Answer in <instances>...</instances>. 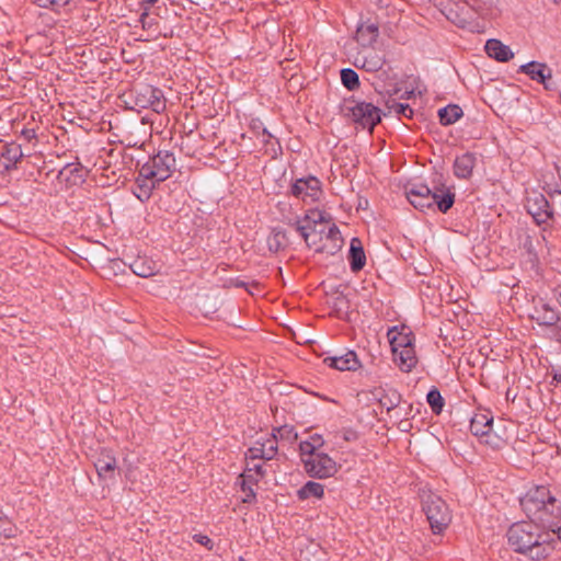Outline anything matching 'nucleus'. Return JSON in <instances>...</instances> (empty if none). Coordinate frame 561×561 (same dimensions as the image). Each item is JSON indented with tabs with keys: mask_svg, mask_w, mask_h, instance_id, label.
I'll return each instance as SVG.
<instances>
[{
	"mask_svg": "<svg viewBox=\"0 0 561 561\" xmlns=\"http://www.w3.org/2000/svg\"><path fill=\"white\" fill-rule=\"evenodd\" d=\"M94 467L100 479L112 480L115 476L117 461L110 451H102L94 461Z\"/></svg>",
	"mask_w": 561,
	"mask_h": 561,
	"instance_id": "14",
	"label": "nucleus"
},
{
	"mask_svg": "<svg viewBox=\"0 0 561 561\" xmlns=\"http://www.w3.org/2000/svg\"><path fill=\"white\" fill-rule=\"evenodd\" d=\"M0 549L2 550V553H3V556H1L2 558H11V557H13L11 553L7 552L9 550H13L14 549L12 547V545L3 542V543H1Z\"/></svg>",
	"mask_w": 561,
	"mask_h": 561,
	"instance_id": "39",
	"label": "nucleus"
},
{
	"mask_svg": "<svg viewBox=\"0 0 561 561\" xmlns=\"http://www.w3.org/2000/svg\"><path fill=\"white\" fill-rule=\"evenodd\" d=\"M556 299L557 301L559 302V305L561 306V287H558L556 290Z\"/></svg>",
	"mask_w": 561,
	"mask_h": 561,
	"instance_id": "41",
	"label": "nucleus"
},
{
	"mask_svg": "<svg viewBox=\"0 0 561 561\" xmlns=\"http://www.w3.org/2000/svg\"><path fill=\"white\" fill-rule=\"evenodd\" d=\"M480 440L492 448H500L504 443L503 437L493 432V425L480 436Z\"/></svg>",
	"mask_w": 561,
	"mask_h": 561,
	"instance_id": "33",
	"label": "nucleus"
},
{
	"mask_svg": "<svg viewBox=\"0 0 561 561\" xmlns=\"http://www.w3.org/2000/svg\"><path fill=\"white\" fill-rule=\"evenodd\" d=\"M468 4L474 10H480L483 5L488 4L490 0H467Z\"/></svg>",
	"mask_w": 561,
	"mask_h": 561,
	"instance_id": "37",
	"label": "nucleus"
},
{
	"mask_svg": "<svg viewBox=\"0 0 561 561\" xmlns=\"http://www.w3.org/2000/svg\"><path fill=\"white\" fill-rule=\"evenodd\" d=\"M341 80L348 90H355L359 85L358 75L350 68L341 71Z\"/></svg>",
	"mask_w": 561,
	"mask_h": 561,
	"instance_id": "32",
	"label": "nucleus"
},
{
	"mask_svg": "<svg viewBox=\"0 0 561 561\" xmlns=\"http://www.w3.org/2000/svg\"><path fill=\"white\" fill-rule=\"evenodd\" d=\"M392 353L394 363L402 371H411L412 368L415 367L417 358L413 345Z\"/></svg>",
	"mask_w": 561,
	"mask_h": 561,
	"instance_id": "21",
	"label": "nucleus"
},
{
	"mask_svg": "<svg viewBox=\"0 0 561 561\" xmlns=\"http://www.w3.org/2000/svg\"><path fill=\"white\" fill-rule=\"evenodd\" d=\"M230 285H232V280H230ZM233 285L239 286L241 284L239 282H237V283H233Z\"/></svg>",
	"mask_w": 561,
	"mask_h": 561,
	"instance_id": "45",
	"label": "nucleus"
},
{
	"mask_svg": "<svg viewBox=\"0 0 561 561\" xmlns=\"http://www.w3.org/2000/svg\"><path fill=\"white\" fill-rule=\"evenodd\" d=\"M553 380H554L557 383H561V370L557 371V373L553 375Z\"/></svg>",
	"mask_w": 561,
	"mask_h": 561,
	"instance_id": "42",
	"label": "nucleus"
},
{
	"mask_svg": "<svg viewBox=\"0 0 561 561\" xmlns=\"http://www.w3.org/2000/svg\"><path fill=\"white\" fill-rule=\"evenodd\" d=\"M520 71L543 84H546L547 79L551 78V70L545 64L536 61L520 66Z\"/></svg>",
	"mask_w": 561,
	"mask_h": 561,
	"instance_id": "22",
	"label": "nucleus"
},
{
	"mask_svg": "<svg viewBox=\"0 0 561 561\" xmlns=\"http://www.w3.org/2000/svg\"><path fill=\"white\" fill-rule=\"evenodd\" d=\"M288 243L286 232L282 229L275 228L267 238V245L272 252H278L284 249Z\"/></svg>",
	"mask_w": 561,
	"mask_h": 561,
	"instance_id": "27",
	"label": "nucleus"
},
{
	"mask_svg": "<svg viewBox=\"0 0 561 561\" xmlns=\"http://www.w3.org/2000/svg\"><path fill=\"white\" fill-rule=\"evenodd\" d=\"M476 157L472 153H463L457 157L454 163V173L459 179H468L471 176L476 167Z\"/></svg>",
	"mask_w": 561,
	"mask_h": 561,
	"instance_id": "20",
	"label": "nucleus"
},
{
	"mask_svg": "<svg viewBox=\"0 0 561 561\" xmlns=\"http://www.w3.org/2000/svg\"><path fill=\"white\" fill-rule=\"evenodd\" d=\"M31 133L33 134V130L26 131L27 137H31Z\"/></svg>",
	"mask_w": 561,
	"mask_h": 561,
	"instance_id": "46",
	"label": "nucleus"
},
{
	"mask_svg": "<svg viewBox=\"0 0 561 561\" xmlns=\"http://www.w3.org/2000/svg\"><path fill=\"white\" fill-rule=\"evenodd\" d=\"M263 136L266 137V139L264 138L263 141L266 142L268 138H271V135L267 133V130L265 128H263Z\"/></svg>",
	"mask_w": 561,
	"mask_h": 561,
	"instance_id": "43",
	"label": "nucleus"
},
{
	"mask_svg": "<svg viewBox=\"0 0 561 561\" xmlns=\"http://www.w3.org/2000/svg\"><path fill=\"white\" fill-rule=\"evenodd\" d=\"M129 267L134 274L140 277H150L159 271L158 264L147 256L136 257Z\"/></svg>",
	"mask_w": 561,
	"mask_h": 561,
	"instance_id": "18",
	"label": "nucleus"
},
{
	"mask_svg": "<svg viewBox=\"0 0 561 561\" xmlns=\"http://www.w3.org/2000/svg\"><path fill=\"white\" fill-rule=\"evenodd\" d=\"M18 527L5 515L0 512V535L5 538H13L18 535Z\"/></svg>",
	"mask_w": 561,
	"mask_h": 561,
	"instance_id": "31",
	"label": "nucleus"
},
{
	"mask_svg": "<svg viewBox=\"0 0 561 561\" xmlns=\"http://www.w3.org/2000/svg\"><path fill=\"white\" fill-rule=\"evenodd\" d=\"M193 539L205 547L210 542V539L206 535H194Z\"/></svg>",
	"mask_w": 561,
	"mask_h": 561,
	"instance_id": "38",
	"label": "nucleus"
},
{
	"mask_svg": "<svg viewBox=\"0 0 561 561\" xmlns=\"http://www.w3.org/2000/svg\"><path fill=\"white\" fill-rule=\"evenodd\" d=\"M423 511L434 534L443 533L451 522V512L445 501L432 492L423 494Z\"/></svg>",
	"mask_w": 561,
	"mask_h": 561,
	"instance_id": "8",
	"label": "nucleus"
},
{
	"mask_svg": "<svg viewBox=\"0 0 561 561\" xmlns=\"http://www.w3.org/2000/svg\"><path fill=\"white\" fill-rule=\"evenodd\" d=\"M485 51L491 58L502 62L508 61L514 57L511 48L499 39H489L485 43Z\"/></svg>",
	"mask_w": 561,
	"mask_h": 561,
	"instance_id": "19",
	"label": "nucleus"
},
{
	"mask_svg": "<svg viewBox=\"0 0 561 561\" xmlns=\"http://www.w3.org/2000/svg\"><path fill=\"white\" fill-rule=\"evenodd\" d=\"M378 400L382 407L390 411L400 403L401 396L398 391L390 389L383 391L381 396L378 398Z\"/></svg>",
	"mask_w": 561,
	"mask_h": 561,
	"instance_id": "30",
	"label": "nucleus"
},
{
	"mask_svg": "<svg viewBox=\"0 0 561 561\" xmlns=\"http://www.w3.org/2000/svg\"><path fill=\"white\" fill-rule=\"evenodd\" d=\"M538 531L539 526L534 520L513 524L507 531L508 543L517 552H529L531 559L549 558L554 546Z\"/></svg>",
	"mask_w": 561,
	"mask_h": 561,
	"instance_id": "4",
	"label": "nucleus"
},
{
	"mask_svg": "<svg viewBox=\"0 0 561 561\" xmlns=\"http://www.w3.org/2000/svg\"><path fill=\"white\" fill-rule=\"evenodd\" d=\"M525 514L542 528L553 529L559 524L561 503L546 485H537L527 491L520 500Z\"/></svg>",
	"mask_w": 561,
	"mask_h": 561,
	"instance_id": "2",
	"label": "nucleus"
},
{
	"mask_svg": "<svg viewBox=\"0 0 561 561\" xmlns=\"http://www.w3.org/2000/svg\"><path fill=\"white\" fill-rule=\"evenodd\" d=\"M351 268L354 272L360 271L366 263V256L362 247V242L357 238H353L350 249Z\"/></svg>",
	"mask_w": 561,
	"mask_h": 561,
	"instance_id": "24",
	"label": "nucleus"
},
{
	"mask_svg": "<svg viewBox=\"0 0 561 561\" xmlns=\"http://www.w3.org/2000/svg\"><path fill=\"white\" fill-rule=\"evenodd\" d=\"M388 108L390 112H394L397 115H403L405 117H411L413 111L408 104L397 103L396 101H391L388 103Z\"/></svg>",
	"mask_w": 561,
	"mask_h": 561,
	"instance_id": "35",
	"label": "nucleus"
},
{
	"mask_svg": "<svg viewBox=\"0 0 561 561\" xmlns=\"http://www.w3.org/2000/svg\"><path fill=\"white\" fill-rule=\"evenodd\" d=\"M354 65L356 67H362L367 71L374 72L381 69L383 65V58L379 53L368 47H363V49L355 55Z\"/></svg>",
	"mask_w": 561,
	"mask_h": 561,
	"instance_id": "12",
	"label": "nucleus"
},
{
	"mask_svg": "<svg viewBox=\"0 0 561 561\" xmlns=\"http://www.w3.org/2000/svg\"><path fill=\"white\" fill-rule=\"evenodd\" d=\"M378 36V27L375 24H362L356 31V41L363 47L371 45Z\"/></svg>",
	"mask_w": 561,
	"mask_h": 561,
	"instance_id": "25",
	"label": "nucleus"
},
{
	"mask_svg": "<svg viewBox=\"0 0 561 561\" xmlns=\"http://www.w3.org/2000/svg\"><path fill=\"white\" fill-rule=\"evenodd\" d=\"M307 242L319 252H334L342 247L337 227L319 209L309 210L304 218L291 224Z\"/></svg>",
	"mask_w": 561,
	"mask_h": 561,
	"instance_id": "1",
	"label": "nucleus"
},
{
	"mask_svg": "<svg viewBox=\"0 0 561 561\" xmlns=\"http://www.w3.org/2000/svg\"><path fill=\"white\" fill-rule=\"evenodd\" d=\"M174 170L175 158L173 153L169 151H159L140 168L137 181L141 186L152 188L156 183L170 178Z\"/></svg>",
	"mask_w": 561,
	"mask_h": 561,
	"instance_id": "7",
	"label": "nucleus"
},
{
	"mask_svg": "<svg viewBox=\"0 0 561 561\" xmlns=\"http://www.w3.org/2000/svg\"><path fill=\"white\" fill-rule=\"evenodd\" d=\"M411 334V330L405 325H401L400 328L393 327L389 329L387 335L392 352H397L398 350L412 346L413 339Z\"/></svg>",
	"mask_w": 561,
	"mask_h": 561,
	"instance_id": "15",
	"label": "nucleus"
},
{
	"mask_svg": "<svg viewBox=\"0 0 561 561\" xmlns=\"http://www.w3.org/2000/svg\"><path fill=\"white\" fill-rule=\"evenodd\" d=\"M23 156L21 145L15 142L5 145L0 156V170L2 172H9L15 169Z\"/></svg>",
	"mask_w": 561,
	"mask_h": 561,
	"instance_id": "13",
	"label": "nucleus"
},
{
	"mask_svg": "<svg viewBox=\"0 0 561 561\" xmlns=\"http://www.w3.org/2000/svg\"><path fill=\"white\" fill-rule=\"evenodd\" d=\"M68 3L69 0H38V4L44 8H47L49 5L53 8H60L65 7Z\"/></svg>",
	"mask_w": 561,
	"mask_h": 561,
	"instance_id": "36",
	"label": "nucleus"
},
{
	"mask_svg": "<svg viewBox=\"0 0 561 561\" xmlns=\"http://www.w3.org/2000/svg\"><path fill=\"white\" fill-rule=\"evenodd\" d=\"M324 439L320 434H310L299 443L300 459L305 471L316 479H329L334 477L341 469L332 457L320 451Z\"/></svg>",
	"mask_w": 561,
	"mask_h": 561,
	"instance_id": "5",
	"label": "nucleus"
},
{
	"mask_svg": "<svg viewBox=\"0 0 561 561\" xmlns=\"http://www.w3.org/2000/svg\"><path fill=\"white\" fill-rule=\"evenodd\" d=\"M276 451L277 440L274 434L261 437L248 449L245 454L247 468L240 476L241 486L244 493L243 502H251L255 496L251 483L264 476L263 462H261V460L272 459L276 455Z\"/></svg>",
	"mask_w": 561,
	"mask_h": 561,
	"instance_id": "3",
	"label": "nucleus"
},
{
	"mask_svg": "<svg viewBox=\"0 0 561 561\" xmlns=\"http://www.w3.org/2000/svg\"><path fill=\"white\" fill-rule=\"evenodd\" d=\"M291 193L304 202H316L322 194L321 183L314 176L298 179L291 186Z\"/></svg>",
	"mask_w": 561,
	"mask_h": 561,
	"instance_id": "10",
	"label": "nucleus"
},
{
	"mask_svg": "<svg viewBox=\"0 0 561 561\" xmlns=\"http://www.w3.org/2000/svg\"><path fill=\"white\" fill-rule=\"evenodd\" d=\"M531 317L543 325H554L560 319L559 313L542 299L538 300Z\"/></svg>",
	"mask_w": 561,
	"mask_h": 561,
	"instance_id": "17",
	"label": "nucleus"
},
{
	"mask_svg": "<svg viewBox=\"0 0 561 561\" xmlns=\"http://www.w3.org/2000/svg\"><path fill=\"white\" fill-rule=\"evenodd\" d=\"M553 534L557 535L558 539L561 541V526L557 524V526H553V529H550Z\"/></svg>",
	"mask_w": 561,
	"mask_h": 561,
	"instance_id": "40",
	"label": "nucleus"
},
{
	"mask_svg": "<svg viewBox=\"0 0 561 561\" xmlns=\"http://www.w3.org/2000/svg\"><path fill=\"white\" fill-rule=\"evenodd\" d=\"M354 122L358 123L363 128L373 130L374 126L381 119L380 111L371 103H357L351 108Z\"/></svg>",
	"mask_w": 561,
	"mask_h": 561,
	"instance_id": "11",
	"label": "nucleus"
},
{
	"mask_svg": "<svg viewBox=\"0 0 561 561\" xmlns=\"http://www.w3.org/2000/svg\"><path fill=\"white\" fill-rule=\"evenodd\" d=\"M323 363L341 371L356 370L359 367L357 355L352 351L341 356L325 357Z\"/></svg>",
	"mask_w": 561,
	"mask_h": 561,
	"instance_id": "16",
	"label": "nucleus"
},
{
	"mask_svg": "<svg viewBox=\"0 0 561 561\" xmlns=\"http://www.w3.org/2000/svg\"><path fill=\"white\" fill-rule=\"evenodd\" d=\"M133 93L135 106L151 108L156 113H161L165 110V100L161 90L150 84H139L133 90Z\"/></svg>",
	"mask_w": 561,
	"mask_h": 561,
	"instance_id": "9",
	"label": "nucleus"
},
{
	"mask_svg": "<svg viewBox=\"0 0 561 561\" xmlns=\"http://www.w3.org/2000/svg\"><path fill=\"white\" fill-rule=\"evenodd\" d=\"M427 402L435 413H439L444 405V400L438 390H431L427 393Z\"/></svg>",
	"mask_w": 561,
	"mask_h": 561,
	"instance_id": "34",
	"label": "nucleus"
},
{
	"mask_svg": "<svg viewBox=\"0 0 561 561\" xmlns=\"http://www.w3.org/2000/svg\"><path fill=\"white\" fill-rule=\"evenodd\" d=\"M536 203L538 204V210L534 211L530 205V199L528 201V211L533 215L537 222H545L550 217L547 210L548 202L542 195H539L536 197Z\"/></svg>",
	"mask_w": 561,
	"mask_h": 561,
	"instance_id": "29",
	"label": "nucleus"
},
{
	"mask_svg": "<svg viewBox=\"0 0 561 561\" xmlns=\"http://www.w3.org/2000/svg\"><path fill=\"white\" fill-rule=\"evenodd\" d=\"M493 425V417L489 412H480L474 414L471 419L470 430L471 433L479 437L482 434H485V431H490V427Z\"/></svg>",
	"mask_w": 561,
	"mask_h": 561,
	"instance_id": "23",
	"label": "nucleus"
},
{
	"mask_svg": "<svg viewBox=\"0 0 561 561\" xmlns=\"http://www.w3.org/2000/svg\"><path fill=\"white\" fill-rule=\"evenodd\" d=\"M462 115V110L458 105H448L438 111V116L443 125L454 124Z\"/></svg>",
	"mask_w": 561,
	"mask_h": 561,
	"instance_id": "28",
	"label": "nucleus"
},
{
	"mask_svg": "<svg viewBox=\"0 0 561 561\" xmlns=\"http://www.w3.org/2000/svg\"><path fill=\"white\" fill-rule=\"evenodd\" d=\"M324 495V486L316 481H308L298 491L297 496L299 500H308L310 497L322 499Z\"/></svg>",
	"mask_w": 561,
	"mask_h": 561,
	"instance_id": "26",
	"label": "nucleus"
},
{
	"mask_svg": "<svg viewBox=\"0 0 561 561\" xmlns=\"http://www.w3.org/2000/svg\"><path fill=\"white\" fill-rule=\"evenodd\" d=\"M158 0H145L146 3H149V4H153L156 3Z\"/></svg>",
	"mask_w": 561,
	"mask_h": 561,
	"instance_id": "44",
	"label": "nucleus"
},
{
	"mask_svg": "<svg viewBox=\"0 0 561 561\" xmlns=\"http://www.w3.org/2000/svg\"><path fill=\"white\" fill-rule=\"evenodd\" d=\"M405 195L411 205L422 211L436 205L440 211L446 213L455 202V194L450 190L432 191L424 184L413 185L407 190Z\"/></svg>",
	"mask_w": 561,
	"mask_h": 561,
	"instance_id": "6",
	"label": "nucleus"
}]
</instances>
